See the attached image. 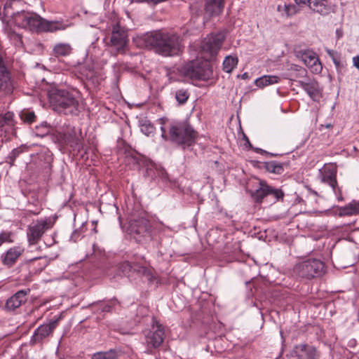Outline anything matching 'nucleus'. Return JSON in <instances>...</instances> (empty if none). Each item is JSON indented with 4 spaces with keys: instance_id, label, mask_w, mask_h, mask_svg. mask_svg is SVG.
<instances>
[{
    "instance_id": "obj_1",
    "label": "nucleus",
    "mask_w": 359,
    "mask_h": 359,
    "mask_svg": "<svg viewBox=\"0 0 359 359\" xmlns=\"http://www.w3.org/2000/svg\"><path fill=\"white\" fill-rule=\"evenodd\" d=\"M20 0H6L4 4L1 22L13 23L15 26L32 32H55L65 30L71 23L63 21H49L34 12L19 9Z\"/></svg>"
},
{
    "instance_id": "obj_2",
    "label": "nucleus",
    "mask_w": 359,
    "mask_h": 359,
    "mask_svg": "<svg viewBox=\"0 0 359 359\" xmlns=\"http://www.w3.org/2000/svg\"><path fill=\"white\" fill-rule=\"evenodd\" d=\"M143 39L147 47L163 57L177 56L182 52V39L176 33L157 30L147 33Z\"/></svg>"
},
{
    "instance_id": "obj_3",
    "label": "nucleus",
    "mask_w": 359,
    "mask_h": 359,
    "mask_svg": "<svg viewBox=\"0 0 359 359\" xmlns=\"http://www.w3.org/2000/svg\"><path fill=\"white\" fill-rule=\"evenodd\" d=\"M128 233L137 243L146 245L156 241L161 245L159 231L154 227L143 210L132 212L128 217Z\"/></svg>"
},
{
    "instance_id": "obj_4",
    "label": "nucleus",
    "mask_w": 359,
    "mask_h": 359,
    "mask_svg": "<svg viewBox=\"0 0 359 359\" xmlns=\"http://www.w3.org/2000/svg\"><path fill=\"white\" fill-rule=\"evenodd\" d=\"M47 95L50 106L53 111L65 115H79V102L72 92L51 87L48 90Z\"/></svg>"
},
{
    "instance_id": "obj_5",
    "label": "nucleus",
    "mask_w": 359,
    "mask_h": 359,
    "mask_svg": "<svg viewBox=\"0 0 359 359\" xmlns=\"http://www.w3.org/2000/svg\"><path fill=\"white\" fill-rule=\"evenodd\" d=\"M198 138V132L188 121H174L170 124L168 140L182 149L194 146Z\"/></svg>"
},
{
    "instance_id": "obj_6",
    "label": "nucleus",
    "mask_w": 359,
    "mask_h": 359,
    "mask_svg": "<svg viewBox=\"0 0 359 359\" xmlns=\"http://www.w3.org/2000/svg\"><path fill=\"white\" fill-rule=\"evenodd\" d=\"M143 344L146 348L145 352L154 354L163 344L165 338V327L155 318H153L150 329L143 331Z\"/></svg>"
},
{
    "instance_id": "obj_7",
    "label": "nucleus",
    "mask_w": 359,
    "mask_h": 359,
    "mask_svg": "<svg viewBox=\"0 0 359 359\" xmlns=\"http://www.w3.org/2000/svg\"><path fill=\"white\" fill-rule=\"evenodd\" d=\"M293 271L298 277L311 280L325 274V264L320 259L310 258L297 263Z\"/></svg>"
},
{
    "instance_id": "obj_8",
    "label": "nucleus",
    "mask_w": 359,
    "mask_h": 359,
    "mask_svg": "<svg viewBox=\"0 0 359 359\" xmlns=\"http://www.w3.org/2000/svg\"><path fill=\"white\" fill-rule=\"evenodd\" d=\"M181 73L190 79L208 81L212 77V67L208 62L191 61L183 65Z\"/></svg>"
},
{
    "instance_id": "obj_9",
    "label": "nucleus",
    "mask_w": 359,
    "mask_h": 359,
    "mask_svg": "<svg viewBox=\"0 0 359 359\" xmlns=\"http://www.w3.org/2000/svg\"><path fill=\"white\" fill-rule=\"evenodd\" d=\"M226 39L225 31L212 32L203 39L201 43V50L205 56L212 58L217 55Z\"/></svg>"
},
{
    "instance_id": "obj_10",
    "label": "nucleus",
    "mask_w": 359,
    "mask_h": 359,
    "mask_svg": "<svg viewBox=\"0 0 359 359\" xmlns=\"http://www.w3.org/2000/svg\"><path fill=\"white\" fill-rule=\"evenodd\" d=\"M117 270L118 276H123L128 278L133 277L134 275L139 277L146 276L149 280H151L153 278L151 271L138 263L124 261L118 264Z\"/></svg>"
},
{
    "instance_id": "obj_11",
    "label": "nucleus",
    "mask_w": 359,
    "mask_h": 359,
    "mask_svg": "<svg viewBox=\"0 0 359 359\" xmlns=\"http://www.w3.org/2000/svg\"><path fill=\"white\" fill-rule=\"evenodd\" d=\"M224 8V0H204L203 11L198 8L196 4L190 5V10L192 13H195L197 16L204 12V15L207 18H212L219 15Z\"/></svg>"
},
{
    "instance_id": "obj_12",
    "label": "nucleus",
    "mask_w": 359,
    "mask_h": 359,
    "mask_svg": "<svg viewBox=\"0 0 359 359\" xmlns=\"http://www.w3.org/2000/svg\"><path fill=\"white\" fill-rule=\"evenodd\" d=\"M148 161L144 156L130 147H124V163L130 168L137 170L140 173V169L145 166Z\"/></svg>"
},
{
    "instance_id": "obj_13",
    "label": "nucleus",
    "mask_w": 359,
    "mask_h": 359,
    "mask_svg": "<svg viewBox=\"0 0 359 359\" xmlns=\"http://www.w3.org/2000/svg\"><path fill=\"white\" fill-rule=\"evenodd\" d=\"M60 320V317L55 318L50 320L48 323H44L36 329L29 341L30 345L34 346L41 344L44 339L52 334Z\"/></svg>"
},
{
    "instance_id": "obj_14",
    "label": "nucleus",
    "mask_w": 359,
    "mask_h": 359,
    "mask_svg": "<svg viewBox=\"0 0 359 359\" xmlns=\"http://www.w3.org/2000/svg\"><path fill=\"white\" fill-rule=\"evenodd\" d=\"M111 43L118 52L123 51L128 42V30L121 27L119 22L112 27Z\"/></svg>"
},
{
    "instance_id": "obj_15",
    "label": "nucleus",
    "mask_w": 359,
    "mask_h": 359,
    "mask_svg": "<svg viewBox=\"0 0 359 359\" xmlns=\"http://www.w3.org/2000/svg\"><path fill=\"white\" fill-rule=\"evenodd\" d=\"M140 175L150 180H168L166 170L161 165H158L149 160L145 166L140 169Z\"/></svg>"
},
{
    "instance_id": "obj_16",
    "label": "nucleus",
    "mask_w": 359,
    "mask_h": 359,
    "mask_svg": "<svg viewBox=\"0 0 359 359\" xmlns=\"http://www.w3.org/2000/svg\"><path fill=\"white\" fill-rule=\"evenodd\" d=\"M291 354L295 359H319L320 356L316 348L308 344L295 345Z\"/></svg>"
},
{
    "instance_id": "obj_17",
    "label": "nucleus",
    "mask_w": 359,
    "mask_h": 359,
    "mask_svg": "<svg viewBox=\"0 0 359 359\" xmlns=\"http://www.w3.org/2000/svg\"><path fill=\"white\" fill-rule=\"evenodd\" d=\"M298 86L301 87L315 101H319L322 97V88L318 82L314 79L306 78L304 80L298 81Z\"/></svg>"
},
{
    "instance_id": "obj_18",
    "label": "nucleus",
    "mask_w": 359,
    "mask_h": 359,
    "mask_svg": "<svg viewBox=\"0 0 359 359\" xmlns=\"http://www.w3.org/2000/svg\"><path fill=\"white\" fill-rule=\"evenodd\" d=\"M297 56L302 58L309 68H311L313 73L319 74L322 72V64L318 56L313 51L309 49L300 50L298 52Z\"/></svg>"
},
{
    "instance_id": "obj_19",
    "label": "nucleus",
    "mask_w": 359,
    "mask_h": 359,
    "mask_svg": "<svg viewBox=\"0 0 359 359\" xmlns=\"http://www.w3.org/2000/svg\"><path fill=\"white\" fill-rule=\"evenodd\" d=\"M269 185L266 181H259V186L255 189L245 188V191L248 194L252 201L255 204H261L264 199L269 196Z\"/></svg>"
},
{
    "instance_id": "obj_20",
    "label": "nucleus",
    "mask_w": 359,
    "mask_h": 359,
    "mask_svg": "<svg viewBox=\"0 0 359 359\" xmlns=\"http://www.w3.org/2000/svg\"><path fill=\"white\" fill-rule=\"evenodd\" d=\"M30 292L29 289L20 290L9 297L5 304L4 309L7 311H13L18 309L22 304L27 302V295Z\"/></svg>"
},
{
    "instance_id": "obj_21",
    "label": "nucleus",
    "mask_w": 359,
    "mask_h": 359,
    "mask_svg": "<svg viewBox=\"0 0 359 359\" xmlns=\"http://www.w3.org/2000/svg\"><path fill=\"white\" fill-rule=\"evenodd\" d=\"M119 304L116 298L99 300L90 304L88 307H92L95 313H112L115 306Z\"/></svg>"
},
{
    "instance_id": "obj_22",
    "label": "nucleus",
    "mask_w": 359,
    "mask_h": 359,
    "mask_svg": "<svg viewBox=\"0 0 359 359\" xmlns=\"http://www.w3.org/2000/svg\"><path fill=\"white\" fill-rule=\"evenodd\" d=\"M1 91L4 90L6 95H10L14 89V81L11 72L5 66L1 58Z\"/></svg>"
},
{
    "instance_id": "obj_23",
    "label": "nucleus",
    "mask_w": 359,
    "mask_h": 359,
    "mask_svg": "<svg viewBox=\"0 0 359 359\" xmlns=\"http://www.w3.org/2000/svg\"><path fill=\"white\" fill-rule=\"evenodd\" d=\"M24 252V248L20 246H15L8 249L3 257L1 255V262L8 268L13 266Z\"/></svg>"
},
{
    "instance_id": "obj_24",
    "label": "nucleus",
    "mask_w": 359,
    "mask_h": 359,
    "mask_svg": "<svg viewBox=\"0 0 359 359\" xmlns=\"http://www.w3.org/2000/svg\"><path fill=\"white\" fill-rule=\"evenodd\" d=\"M14 114L11 111H7L5 114H1V133L4 131L6 133L4 138L6 141L10 140V135H13L14 134ZM4 141L3 137H1V142Z\"/></svg>"
},
{
    "instance_id": "obj_25",
    "label": "nucleus",
    "mask_w": 359,
    "mask_h": 359,
    "mask_svg": "<svg viewBox=\"0 0 359 359\" xmlns=\"http://www.w3.org/2000/svg\"><path fill=\"white\" fill-rule=\"evenodd\" d=\"M47 223L46 221L37 222L33 226H29L27 230V238L30 243H36L44 233V228Z\"/></svg>"
},
{
    "instance_id": "obj_26",
    "label": "nucleus",
    "mask_w": 359,
    "mask_h": 359,
    "mask_svg": "<svg viewBox=\"0 0 359 359\" xmlns=\"http://www.w3.org/2000/svg\"><path fill=\"white\" fill-rule=\"evenodd\" d=\"M337 211L334 213L339 217L358 215H359V200H352L344 206H336Z\"/></svg>"
},
{
    "instance_id": "obj_27",
    "label": "nucleus",
    "mask_w": 359,
    "mask_h": 359,
    "mask_svg": "<svg viewBox=\"0 0 359 359\" xmlns=\"http://www.w3.org/2000/svg\"><path fill=\"white\" fill-rule=\"evenodd\" d=\"M4 25V33L7 35L8 39L12 44L15 47L20 48L23 45L22 35L17 33L12 27L13 23H7L6 22H2Z\"/></svg>"
},
{
    "instance_id": "obj_28",
    "label": "nucleus",
    "mask_w": 359,
    "mask_h": 359,
    "mask_svg": "<svg viewBox=\"0 0 359 359\" xmlns=\"http://www.w3.org/2000/svg\"><path fill=\"white\" fill-rule=\"evenodd\" d=\"M37 158L40 162V166L48 173L51 169V163L53 161V154L47 148L41 149L37 153Z\"/></svg>"
},
{
    "instance_id": "obj_29",
    "label": "nucleus",
    "mask_w": 359,
    "mask_h": 359,
    "mask_svg": "<svg viewBox=\"0 0 359 359\" xmlns=\"http://www.w3.org/2000/svg\"><path fill=\"white\" fill-rule=\"evenodd\" d=\"M337 168L336 164H325L319 169V174L321 180H337Z\"/></svg>"
},
{
    "instance_id": "obj_30",
    "label": "nucleus",
    "mask_w": 359,
    "mask_h": 359,
    "mask_svg": "<svg viewBox=\"0 0 359 359\" xmlns=\"http://www.w3.org/2000/svg\"><path fill=\"white\" fill-rule=\"evenodd\" d=\"M20 186L21 188L22 194L27 196L31 195V197L35 198L37 196V193L39 190V186L38 184L29 183L28 181H19Z\"/></svg>"
},
{
    "instance_id": "obj_31",
    "label": "nucleus",
    "mask_w": 359,
    "mask_h": 359,
    "mask_svg": "<svg viewBox=\"0 0 359 359\" xmlns=\"http://www.w3.org/2000/svg\"><path fill=\"white\" fill-rule=\"evenodd\" d=\"M290 162L280 163L277 161H271L265 162L264 164V168L271 173L277 175L282 174L284 172V166H288Z\"/></svg>"
},
{
    "instance_id": "obj_32",
    "label": "nucleus",
    "mask_w": 359,
    "mask_h": 359,
    "mask_svg": "<svg viewBox=\"0 0 359 359\" xmlns=\"http://www.w3.org/2000/svg\"><path fill=\"white\" fill-rule=\"evenodd\" d=\"M72 52V48L69 43H56L52 50L53 55L56 57H66L69 55Z\"/></svg>"
},
{
    "instance_id": "obj_33",
    "label": "nucleus",
    "mask_w": 359,
    "mask_h": 359,
    "mask_svg": "<svg viewBox=\"0 0 359 359\" xmlns=\"http://www.w3.org/2000/svg\"><path fill=\"white\" fill-rule=\"evenodd\" d=\"M280 81V78L273 75H264L257 78L255 81V84L259 88H264L269 85L277 83Z\"/></svg>"
},
{
    "instance_id": "obj_34",
    "label": "nucleus",
    "mask_w": 359,
    "mask_h": 359,
    "mask_svg": "<svg viewBox=\"0 0 359 359\" xmlns=\"http://www.w3.org/2000/svg\"><path fill=\"white\" fill-rule=\"evenodd\" d=\"M138 123L142 133L144 135L149 136L150 134L154 133V127L147 117L140 118L138 121Z\"/></svg>"
},
{
    "instance_id": "obj_35",
    "label": "nucleus",
    "mask_w": 359,
    "mask_h": 359,
    "mask_svg": "<svg viewBox=\"0 0 359 359\" xmlns=\"http://www.w3.org/2000/svg\"><path fill=\"white\" fill-rule=\"evenodd\" d=\"M190 97V92L187 88H180L175 91V97L180 105H184L187 103Z\"/></svg>"
},
{
    "instance_id": "obj_36",
    "label": "nucleus",
    "mask_w": 359,
    "mask_h": 359,
    "mask_svg": "<svg viewBox=\"0 0 359 359\" xmlns=\"http://www.w3.org/2000/svg\"><path fill=\"white\" fill-rule=\"evenodd\" d=\"M25 151H27V147L23 145L13 149L11 152L6 157L5 162L10 165H13L15 158L20 154Z\"/></svg>"
},
{
    "instance_id": "obj_37",
    "label": "nucleus",
    "mask_w": 359,
    "mask_h": 359,
    "mask_svg": "<svg viewBox=\"0 0 359 359\" xmlns=\"http://www.w3.org/2000/svg\"><path fill=\"white\" fill-rule=\"evenodd\" d=\"M238 64V57L232 55L226 56L223 61V70L231 73Z\"/></svg>"
},
{
    "instance_id": "obj_38",
    "label": "nucleus",
    "mask_w": 359,
    "mask_h": 359,
    "mask_svg": "<svg viewBox=\"0 0 359 359\" xmlns=\"http://www.w3.org/2000/svg\"><path fill=\"white\" fill-rule=\"evenodd\" d=\"M118 353L115 349H109L107 351H100L92 355V359H116Z\"/></svg>"
},
{
    "instance_id": "obj_39",
    "label": "nucleus",
    "mask_w": 359,
    "mask_h": 359,
    "mask_svg": "<svg viewBox=\"0 0 359 359\" xmlns=\"http://www.w3.org/2000/svg\"><path fill=\"white\" fill-rule=\"evenodd\" d=\"M51 126L46 121H42L39 125L35 126V135L43 137L50 133Z\"/></svg>"
},
{
    "instance_id": "obj_40",
    "label": "nucleus",
    "mask_w": 359,
    "mask_h": 359,
    "mask_svg": "<svg viewBox=\"0 0 359 359\" xmlns=\"http://www.w3.org/2000/svg\"><path fill=\"white\" fill-rule=\"evenodd\" d=\"M16 342L17 341L15 337L7 335L1 337V348H4V350L1 351V355H4L5 353H8L10 349L12 348V344H15Z\"/></svg>"
},
{
    "instance_id": "obj_41",
    "label": "nucleus",
    "mask_w": 359,
    "mask_h": 359,
    "mask_svg": "<svg viewBox=\"0 0 359 359\" xmlns=\"http://www.w3.org/2000/svg\"><path fill=\"white\" fill-rule=\"evenodd\" d=\"M269 196H273L276 199V202L284 201L285 193V191L283 190L281 188H275L269 185Z\"/></svg>"
},
{
    "instance_id": "obj_42",
    "label": "nucleus",
    "mask_w": 359,
    "mask_h": 359,
    "mask_svg": "<svg viewBox=\"0 0 359 359\" xmlns=\"http://www.w3.org/2000/svg\"><path fill=\"white\" fill-rule=\"evenodd\" d=\"M20 116L25 123L31 124L36 121V116L34 112L29 110L22 111Z\"/></svg>"
},
{
    "instance_id": "obj_43",
    "label": "nucleus",
    "mask_w": 359,
    "mask_h": 359,
    "mask_svg": "<svg viewBox=\"0 0 359 359\" xmlns=\"http://www.w3.org/2000/svg\"><path fill=\"white\" fill-rule=\"evenodd\" d=\"M327 182L330 187L333 189L335 195L337 196V198L338 201H344V197L342 196L341 191L340 187L338 186V181H324Z\"/></svg>"
},
{
    "instance_id": "obj_44",
    "label": "nucleus",
    "mask_w": 359,
    "mask_h": 359,
    "mask_svg": "<svg viewBox=\"0 0 359 359\" xmlns=\"http://www.w3.org/2000/svg\"><path fill=\"white\" fill-rule=\"evenodd\" d=\"M283 10L284 13H283V15L285 14L287 17L292 16L299 11V9L296 5L290 4H285L283 5Z\"/></svg>"
},
{
    "instance_id": "obj_45",
    "label": "nucleus",
    "mask_w": 359,
    "mask_h": 359,
    "mask_svg": "<svg viewBox=\"0 0 359 359\" xmlns=\"http://www.w3.org/2000/svg\"><path fill=\"white\" fill-rule=\"evenodd\" d=\"M70 147L74 150H77L78 154L83 150V145L81 140L79 137H74L72 139L70 143Z\"/></svg>"
},
{
    "instance_id": "obj_46",
    "label": "nucleus",
    "mask_w": 359,
    "mask_h": 359,
    "mask_svg": "<svg viewBox=\"0 0 359 359\" xmlns=\"http://www.w3.org/2000/svg\"><path fill=\"white\" fill-rule=\"evenodd\" d=\"M326 2H322L316 7L313 8L314 12L318 13L320 15H326L329 13L330 7L325 4Z\"/></svg>"
},
{
    "instance_id": "obj_47",
    "label": "nucleus",
    "mask_w": 359,
    "mask_h": 359,
    "mask_svg": "<svg viewBox=\"0 0 359 359\" xmlns=\"http://www.w3.org/2000/svg\"><path fill=\"white\" fill-rule=\"evenodd\" d=\"M300 188L302 190V192H299V194L301 195H305L306 198H308L311 195H313L315 196H318V194L315 190L312 189L308 185H301Z\"/></svg>"
},
{
    "instance_id": "obj_48",
    "label": "nucleus",
    "mask_w": 359,
    "mask_h": 359,
    "mask_svg": "<svg viewBox=\"0 0 359 359\" xmlns=\"http://www.w3.org/2000/svg\"><path fill=\"white\" fill-rule=\"evenodd\" d=\"M334 64L335 65L338 74H343L346 69V62L341 58L337 61L335 60Z\"/></svg>"
},
{
    "instance_id": "obj_49",
    "label": "nucleus",
    "mask_w": 359,
    "mask_h": 359,
    "mask_svg": "<svg viewBox=\"0 0 359 359\" xmlns=\"http://www.w3.org/2000/svg\"><path fill=\"white\" fill-rule=\"evenodd\" d=\"M299 192H302V190L300 188V187L294 191V195L296 196V198L294 201L293 205L299 204L302 203H304V198H306V196L299 194Z\"/></svg>"
},
{
    "instance_id": "obj_50",
    "label": "nucleus",
    "mask_w": 359,
    "mask_h": 359,
    "mask_svg": "<svg viewBox=\"0 0 359 359\" xmlns=\"http://www.w3.org/2000/svg\"><path fill=\"white\" fill-rule=\"evenodd\" d=\"M14 233L11 231H1V244L4 243H13Z\"/></svg>"
},
{
    "instance_id": "obj_51",
    "label": "nucleus",
    "mask_w": 359,
    "mask_h": 359,
    "mask_svg": "<svg viewBox=\"0 0 359 359\" xmlns=\"http://www.w3.org/2000/svg\"><path fill=\"white\" fill-rule=\"evenodd\" d=\"M167 182V186L171 188L172 189L179 191V192H184V188L181 187L179 184V181H165Z\"/></svg>"
},
{
    "instance_id": "obj_52",
    "label": "nucleus",
    "mask_w": 359,
    "mask_h": 359,
    "mask_svg": "<svg viewBox=\"0 0 359 359\" xmlns=\"http://www.w3.org/2000/svg\"><path fill=\"white\" fill-rule=\"evenodd\" d=\"M252 279L253 278H251L250 280H246L245 282L246 287L248 290V296H249V297L250 296H254L255 293L257 292V291L258 290L257 287H256L252 284Z\"/></svg>"
},
{
    "instance_id": "obj_53",
    "label": "nucleus",
    "mask_w": 359,
    "mask_h": 359,
    "mask_svg": "<svg viewBox=\"0 0 359 359\" xmlns=\"http://www.w3.org/2000/svg\"><path fill=\"white\" fill-rule=\"evenodd\" d=\"M326 52H327V55L332 58L333 63H334L335 60H336V61H337L341 58V54L335 50L327 48Z\"/></svg>"
},
{
    "instance_id": "obj_54",
    "label": "nucleus",
    "mask_w": 359,
    "mask_h": 359,
    "mask_svg": "<svg viewBox=\"0 0 359 359\" xmlns=\"http://www.w3.org/2000/svg\"><path fill=\"white\" fill-rule=\"evenodd\" d=\"M83 236L81 235V229H75L70 237V241L73 242H76L78 240H79L81 238H82Z\"/></svg>"
},
{
    "instance_id": "obj_55",
    "label": "nucleus",
    "mask_w": 359,
    "mask_h": 359,
    "mask_svg": "<svg viewBox=\"0 0 359 359\" xmlns=\"http://www.w3.org/2000/svg\"><path fill=\"white\" fill-rule=\"evenodd\" d=\"M255 151L257 152V153H259V154H265L269 156H279L278 154H273V153H269L265 150H263L260 148H255Z\"/></svg>"
},
{
    "instance_id": "obj_56",
    "label": "nucleus",
    "mask_w": 359,
    "mask_h": 359,
    "mask_svg": "<svg viewBox=\"0 0 359 359\" xmlns=\"http://www.w3.org/2000/svg\"><path fill=\"white\" fill-rule=\"evenodd\" d=\"M161 137L166 141H169L168 140V135L166 134V130L163 126L161 127Z\"/></svg>"
},
{
    "instance_id": "obj_57",
    "label": "nucleus",
    "mask_w": 359,
    "mask_h": 359,
    "mask_svg": "<svg viewBox=\"0 0 359 359\" xmlns=\"http://www.w3.org/2000/svg\"><path fill=\"white\" fill-rule=\"evenodd\" d=\"M353 66L359 70V55L353 57Z\"/></svg>"
},
{
    "instance_id": "obj_58",
    "label": "nucleus",
    "mask_w": 359,
    "mask_h": 359,
    "mask_svg": "<svg viewBox=\"0 0 359 359\" xmlns=\"http://www.w3.org/2000/svg\"><path fill=\"white\" fill-rule=\"evenodd\" d=\"M243 139L245 141V145L248 147L249 149H252V146L248 139V137L246 136V135L243 134Z\"/></svg>"
},
{
    "instance_id": "obj_59",
    "label": "nucleus",
    "mask_w": 359,
    "mask_h": 359,
    "mask_svg": "<svg viewBox=\"0 0 359 359\" xmlns=\"http://www.w3.org/2000/svg\"><path fill=\"white\" fill-rule=\"evenodd\" d=\"M322 2H323L322 0H312L311 8L313 9V8L316 7L318 4H321Z\"/></svg>"
},
{
    "instance_id": "obj_60",
    "label": "nucleus",
    "mask_w": 359,
    "mask_h": 359,
    "mask_svg": "<svg viewBox=\"0 0 359 359\" xmlns=\"http://www.w3.org/2000/svg\"><path fill=\"white\" fill-rule=\"evenodd\" d=\"M241 78L242 79H248L249 78V74L248 72H245L241 75Z\"/></svg>"
},
{
    "instance_id": "obj_61",
    "label": "nucleus",
    "mask_w": 359,
    "mask_h": 359,
    "mask_svg": "<svg viewBox=\"0 0 359 359\" xmlns=\"http://www.w3.org/2000/svg\"><path fill=\"white\" fill-rule=\"evenodd\" d=\"M81 158L82 159H84V160L88 159V156H87V153H86V151H84V153H83V154H81Z\"/></svg>"
},
{
    "instance_id": "obj_62",
    "label": "nucleus",
    "mask_w": 359,
    "mask_h": 359,
    "mask_svg": "<svg viewBox=\"0 0 359 359\" xmlns=\"http://www.w3.org/2000/svg\"><path fill=\"white\" fill-rule=\"evenodd\" d=\"M277 10L279 12H284V10H283V6L282 5H278V7H277Z\"/></svg>"
},
{
    "instance_id": "obj_63",
    "label": "nucleus",
    "mask_w": 359,
    "mask_h": 359,
    "mask_svg": "<svg viewBox=\"0 0 359 359\" xmlns=\"http://www.w3.org/2000/svg\"><path fill=\"white\" fill-rule=\"evenodd\" d=\"M297 5L305 4L304 0H294Z\"/></svg>"
},
{
    "instance_id": "obj_64",
    "label": "nucleus",
    "mask_w": 359,
    "mask_h": 359,
    "mask_svg": "<svg viewBox=\"0 0 359 359\" xmlns=\"http://www.w3.org/2000/svg\"><path fill=\"white\" fill-rule=\"evenodd\" d=\"M304 1H305V4H307L309 5V6L310 8H311V2H312V0H304Z\"/></svg>"
}]
</instances>
